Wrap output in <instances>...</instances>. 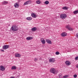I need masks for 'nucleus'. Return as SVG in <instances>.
<instances>
[{
	"instance_id": "obj_1",
	"label": "nucleus",
	"mask_w": 78,
	"mask_h": 78,
	"mask_svg": "<svg viewBox=\"0 0 78 78\" xmlns=\"http://www.w3.org/2000/svg\"><path fill=\"white\" fill-rule=\"evenodd\" d=\"M50 72L51 73H53L54 74H57V73L58 72V71H56L55 68L51 69H50Z\"/></svg>"
},
{
	"instance_id": "obj_2",
	"label": "nucleus",
	"mask_w": 78,
	"mask_h": 78,
	"mask_svg": "<svg viewBox=\"0 0 78 78\" xmlns=\"http://www.w3.org/2000/svg\"><path fill=\"white\" fill-rule=\"evenodd\" d=\"M11 28L13 31H17L18 30V28L15 25L12 26Z\"/></svg>"
},
{
	"instance_id": "obj_3",
	"label": "nucleus",
	"mask_w": 78,
	"mask_h": 78,
	"mask_svg": "<svg viewBox=\"0 0 78 78\" xmlns=\"http://www.w3.org/2000/svg\"><path fill=\"white\" fill-rule=\"evenodd\" d=\"M60 17L62 19H66L67 17V15L65 14H62L60 15Z\"/></svg>"
},
{
	"instance_id": "obj_4",
	"label": "nucleus",
	"mask_w": 78,
	"mask_h": 78,
	"mask_svg": "<svg viewBox=\"0 0 78 78\" xmlns=\"http://www.w3.org/2000/svg\"><path fill=\"white\" fill-rule=\"evenodd\" d=\"M9 47V45H4L3 46L2 48L4 50H6V49H8V48Z\"/></svg>"
},
{
	"instance_id": "obj_5",
	"label": "nucleus",
	"mask_w": 78,
	"mask_h": 78,
	"mask_svg": "<svg viewBox=\"0 0 78 78\" xmlns=\"http://www.w3.org/2000/svg\"><path fill=\"white\" fill-rule=\"evenodd\" d=\"M49 61L53 63V62H55V58H51L49 59Z\"/></svg>"
},
{
	"instance_id": "obj_6",
	"label": "nucleus",
	"mask_w": 78,
	"mask_h": 78,
	"mask_svg": "<svg viewBox=\"0 0 78 78\" xmlns=\"http://www.w3.org/2000/svg\"><path fill=\"white\" fill-rule=\"evenodd\" d=\"M20 6L19 4L17 2L15 3L14 4V6L15 8H19Z\"/></svg>"
},
{
	"instance_id": "obj_7",
	"label": "nucleus",
	"mask_w": 78,
	"mask_h": 78,
	"mask_svg": "<svg viewBox=\"0 0 78 78\" xmlns=\"http://www.w3.org/2000/svg\"><path fill=\"white\" fill-rule=\"evenodd\" d=\"M61 36H62V37H65V36H67V34L66 32H63L61 34Z\"/></svg>"
},
{
	"instance_id": "obj_8",
	"label": "nucleus",
	"mask_w": 78,
	"mask_h": 78,
	"mask_svg": "<svg viewBox=\"0 0 78 78\" xmlns=\"http://www.w3.org/2000/svg\"><path fill=\"white\" fill-rule=\"evenodd\" d=\"M0 70L1 71H5V68L3 66H0Z\"/></svg>"
},
{
	"instance_id": "obj_9",
	"label": "nucleus",
	"mask_w": 78,
	"mask_h": 78,
	"mask_svg": "<svg viewBox=\"0 0 78 78\" xmlns=\"http://www.w3.org/2000/svg\"><path fill=\"white\" fill-rule=\"evenodd\" d=\"M41 42L43 44H45V41L44 40V38H41Z\"/></svg>"
},
{
	"instance_id": "obj_10",
	"label": "nucleus",
	"mask_w": 78,
	"mask_h": 78,
	"mask_svg": "<svg viewBox=\"0 0 78 78\" xmlns=\"http://www.w3.org/2000/svg\"><path fill=\"white\" fill-rule=\"evenodd\" d=\"M31 16L33 18H36L37 17V15L34 13H32Z\"/></svg>"
},
{
	"instance_id": "obj_11",
	"label": "nucleus",
	"mask_w": 78,
	"mask_h": 78,
	"mask_svg": "<svg viewBox=\"0 0 78 78\" xmlns=\"http://www.w3.org/2000/svg\"><path fill=\"white\" fill-rule=\"evenodd\" d=\"M46 42L48 43V44H51V41L48 39H46Z\"/></svg>"
},
{
	"instance_id": "obj_12",
	"label": "nucleus",
	"mask_w": 78,
	"mask_h": 78,
	"mask_svg": "<svg viewBox=\"0 0 78 78\" xmlns=\"http://www.w3.org/2000/svg\"><path fill=\"white\" fill-rule=\"evenodd\" d=\"M21 55L20 54H19L18 53H16L15 55V57H17V58H20Z\"/></svg>"
},
{
	"instance_id": "obj_13",
	"label": "nucleus",
	"mask_w": 78,
	"mask_h": 78,
	"mask_svg": "<svg viewBox=\"0 0 78 78\" xmlns=\"http://www.w3.org/2000/svg\"><path fill=\"white\" fill-rule=\"evenodd\" d=\"M65 63L67 66H70V62H69V61H66Z\"/></svg>"
},
{
	"instance_id": "obj_14",
	"label": "nucleus",
	"mask_w": 78,
	"mask_h": 78,
	"mask_svg": "<svg viewBox=\"0 0 78 78\" xmlns=\"http://www.w3.org/2000/svg\"><path fill=\"white\" fill-rule=\"evenodd\" d=\"M27 40H28V41L31 40V39H33V37H29L26 38Z\"/></svg>"
},
{
	"instance_id": "obj_15",
	"label": "nucleus",
	"mask_w": 78,
	"mask_h": 78,
	"mask_svg": "<svg viewBox=\"0 0 78 78\" xmlns=\"http://www.w3.org/2000/svg\"><path fill=\"white\" fill-rule=\"evenodd\" d=\"M37 30V28L36 27H33L31 29V30L32 31H36Z\"/></svg>"
},
{
	"instance_id": "obj_16",
	"label": "nucleus",
	"mask_w": 78,
	"mask_h": 78,
	"mask_svg": "<svg viewBox=\"0 0 78 78\" xmlns=\"http://www.w3.org/2000/svg\"><path fill=\"white\" fill-rule=\"evenodd\" d=\"M17 69V67L13 66H12L11 68V69L12 70H16V69Z\"/></svg>"
},
{
	"instance_id": "obj_17",
	"label": "nucleus",
	"mask_w": 78,
	"mask_h": 78,
	"mask_svg": "<svg viewBox=\"0 0 78 78\" xmlns=\"http://www.w3.org/2000/svg\"><path fill=\"white\" fill-rule=\"evenodd\" d=\"M62 9H63L64 10H67V9H68V7H62Z\"/></svg>"
},
{
	"instance_id": "obj_18",
	"label": "nucleus",
	"mask_w": 78,
	"mask_h": 78,
	"mask_svg": "<svg viewBox=\"0 0 78 78\" xmlns=\"http://www.w3.org/2000/svg\"><path fill=\"white\" fill-rule=\"evenodd\" d=\"M78 10H76L73 11V13L74 14H78Z\"/></svg>"
},
{
	"instance_id": "obj_19",
	"label": "nucleus",
	"mask_w": 78,
	"mask_h": 78,
	"mask_svg": "<svg viewBox=\"0 0 78 78\" xmlns=\"http://www.w3.org/2000/svg\"><path fill=\"white\" fill-rule=\"evenodd\" d=\"M26 19L28 20H31L32 19V18L31 17H28L26 18Z\"/></svg>"
},
{
	"instance_id": "obj_20",
	"label": "nucleus",
	"mask_w": 78,
	"mask_h": 78,
	"mask_svg": "<svg viewBox=\"0 0 78 78\" xmlns=\"http://www.w3.org/2000/svg\"><path fill=\"white\" fill-rule=\"evenodd\" d=\"M8 2L6 1H4V2H2V4L3 5H5V4H7Z\"/></svg>"
},
{
	"instance_id": "obj_21",
	"label": "nucleus",
	"mask_w": 78,
	"mask_h": 78,
	"mask_svg": "<svg viewBox=\"0 0 78 78\" xmlns=\"http://www.w3.org/2000/svg\"><path fill=\"white\" fill-rule=\"evenodd\" d=\"M44 3L46 5H48V4H49V2L48 1H46L44 2Z\"/></svg>"
},
{
	"instance_id": "obj_22",
	"label": "nucleus",
	"mask_w": 78,
	"mask_h": 78,
	"mask_svg": "<svg viewBox=\"0 0 78 78\" xmlns=\"http://www.w3.org/2000/svg\"><path fill=\"white\" fill-rule=\"evenodd\" d=\"M37 4H40L41 3V2L39 0H37L36 1Z\"/></svg>"
},
{
	"instance_id": "obj_23",
	"label": "nucleus",
	"mask_w": 78,
	"mask_h": 78,
	"mask_svg": "<svg viewBox=\"0 0 78 78\" xmlns=\"http://www.w3.org/2000/svg\"><path fill=\"white\" fill-rule=\"evenodd\" d=\"M28 5V2L27 1L24 3L23 5Z\"/></svg>"
},
{
	"instance_id": "obj_24",
	"label": "nucleus",
	"mask_w": 78,
	"mask_h": 78,
	"mask_svg": "<svg viewBox=\"0 0 78 78\" xmlns=\"http://www.w3.org/2000/svg\"><path fill=\"white\" fill-rule=\"evenodd\" d=\"M70 27V25H67L66 26V28H67V29H68V30H69V29Z\"/></svg>"
},
{
	"instance_id": "obj_25",
	"label": "nucleus",
	"mask_w": 78,
	"mask_h": 78,
	"mask_svg": "<svg viewBox=\"0 0 78 78\" xmlns=\"http://www.w3.org/2000/svg\"><path fill=\"white\" fill-rule=\"evenodd\" d=\"M69 30V31H73V28H72L70 27H69V29H68Z\"/></svg>"
},
{
	"instance_id": "obj_26",
	"label": "nucleus",
	"mask_w": 78,
	"mask_h": 78,
	"mask_svg": "<svg viewBox=\"0 0 78 78\" xmlns=\"http://www.w3.org/2000/svg\"><path fill=\"white\" fill-rule=\"evenodd\" d=\"M58 76L60 78H62V76L61 74H60L58 75Z\"/></svg>"
},
{
	"instance_id": "obj_27",
	"label": "nucleus",
	"mask_w": 78,
	"mask_h": 78,
	"mask_svg": "<svg viewBox=\"0 0 78 78\" xmlns=\"http://www.w3.org/2000/svg\"><path fill=\"white\" fill-rule=\"evenodd\" d=\"M68 75H66L64 76L63 78H68Z\"/></svg>"
},
{
	"instance_id": "obj_28",
	"label": "nucleus",
	"mask_w": 78,
	"mask_h": 78,
	"mask_svg": "<svg viewBox=\"0 0 78 78\" xmlns=\"http://www.w3.org/2000/svg\"><path fill=\"white\" fill-rule=\"evenodd\" d=\"M55 54L57 55H59V52L58 51H57L55 52Z\"/></svg>"
},
{
	"instance_id": "obj_29",
	"label": "nucleus",
	"mask_w": 78,
	"mask_h": 78,
	"mask_svg": "<svg viewBox=\"0 0 78 78\" xmlns=\"http://www.w3.org/2000/svg\"><path fill=\"white\" fill-rule=\"evenodd\" d=\"M74 78H76L77 77V75L76 74H75L73 76Z\"/></svg>"
},
{
	"instance_id": "obj_30",
	"label": "nucleus",
	"mask_w": 78,
	"mask_h": 78,
	"mask_svg": "<svg viewBox=\"0 0 78 78\" xmlns=\"http://www.w3.org/2000/svg\"><path fill=\"white\" fill-rule=\"evenodd\" d=\"M27 2H28V4H30V3H31V1H27Z\"/></svg>"
},
{
	"instance_id": "obj_31",
	"label": "nucleus",
	"mask_w": 78,
	"mask_h": 78,
	"mask_svg": "<svg viewBox=\"0 0 78 78\" xmlns=\"http://www.w3.org/2000/svg\"><path fill=\"white\" fill-rule=\"evenodd\" d=\"M75 60H78V56H77L75 58Z\"/></svg>"
},
{
	"instance_id": "obj_32",
	"label": "nucleus",
	"mask_w": 78,
	"mask_h": 78,
	"mask_svg": "<svg viewBox=\"0 0 78 78\" xmlns=\"http://www.w3.org/2000/svg\"><path fill=\"white\" fill-rule=\"evenodd\" d=\"M76 37H77V38H78V33L76 34Z\"/></svg>"
},
{
	"instance_id": "obj_33",
	"label": "nucleus",
	"mask_w": 78,
	"mask_h": 78,
	"mask_svg": "<svg viewBox=\"0 0 78 78\" xmlns=\"http://www.w3.org/2000/svg\"><path fill=\"white\" fill-rule=\"evenodd\" d=\"M37 58H36L34 59V60L35 61H37Z\"/></svg>"
},
{
	"instance_id": "obj_34",
	"label": "nucleus",
	"mask_w": 78,
	"mask_h": 78,
	"mask_svg": "<svg viewBox=\"0 0 78 78\" xmlns=\"http://www.w3.org/2000/svg\"><path fill=\"white\" fill-rule=\"evenodd\" d=\"M1 51H3V52H4L5 51H4V50H3V49H2L1 50Z\"/></svg>"
},
{
	"instance_id": "obj_35",
	"label": "nucleus",
	"mask_w": 78,
	"mask_h": 78,
	"mask_svg": "<svg viewBox=\"0 0 78 78\" xmlns=\"http://www.w3.org/2000/svg\"><path fill=\"white\" fill-rule=\"evenodd\" d=\"M10 78H15V77H14V76H11V77H10Z\"/></svg>"
},
{
	"instance_id": "obj_36",
	"label": "nucleus",
	"mask_w": 78,
	"mask_h": 78,
	"mask_svg": "<svg viewBox=\"0 0 78 78\" xmlns=\"http://www.w3.org/2000/svg\"><path fill=\"white\" fill-rule=\"evenodd\" d=\"M76 68H78V65H77L76 66Z\"/></svg>"
}]
</instances>
